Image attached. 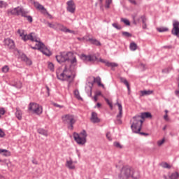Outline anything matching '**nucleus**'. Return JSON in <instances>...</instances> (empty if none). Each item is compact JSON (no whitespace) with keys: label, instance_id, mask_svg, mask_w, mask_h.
I'll return each instance as SVG.
<instances>
[{"label":"nucleus","instance_id":"nucleus-1","mask_svg":"<svg viewBox=\"0 0 179 179\" xmlns=\"http://www.w3.org/2000/svg\"><path fill=\"white\" fill-rule=\"evenodd\" d=\"M56 59L59 64L66 61H68L70 64L69 66H64L63 69H59L57 70V79L63 82H69V83L73 82V79H75V71H76V65H78L76 57L71 52H63L56 56Z\"/></svg>","mask_w":179,"mask_h":179},{"label":"nucleus","instance_id":"nucleus-2","mask_svg":"<svg viewBox=\"0 0 179 179\" xmlns=\"http://www.w3.org/2000/svg\"><path fill=\"white\" fill-rule=\"evenodd\" d=\"M17 33L24 41L30 40L32 43H35V46H31L32 50H38V51H41V52L44 55H46V57H50V55H51V51H50V49H48L44 43L40 41V39L37 38V35H36L35 33L32 32L27 35L23 29H18Z\"/></svg>","mask_w":179,"mask_h":179},{"label":"nucleus","instance_id":"nucleus-3","mask_svg":"<svg viewBox=\"0 0 179 179\" xmlns=\"http://www.w3.org/2000/svg\"><path fill=\"white\" fill-rule=\"evenodd\" d=\"M145 118H152V114L149 112L142 113L141 115H137L133 117L131 120V128L134 134H140V135H148V134L141 132V128H142V124H143V120Z\"/></svg>","mask_w":179,"mask_h":179},{"label":"nucleus","instance_id":"nucleus-4","mask_svg":"<svg viewBox=\"0 0 179 179\" xmlns=\"http://www.w3.org/2000/svg\"><path fill=\"white\" fill-rule=\"evenodd\" d=\"M48 26L50 27V29H54L55 30H59L64 33H71L72 34H75V31H72L64 26L62 24H59L58 22H49L48 23Z\"/></svg>","mask_w":179,"mask_h":179},{"label":"nucleus","instance_id":"nucleus-5","mask_svg":"<svg viewBox=\"0 0 179 179\" xmlns=\"http://www.w3.org/2000/svg\"><path fill=\"white\" fill-rule=\"evenodd\" d=\"M62 120L64 124H67L68 129H70L71 131L73 129V124L76 122V121L75 120V117L73 115L69 114L64 115L62 117Z\"/></svg>","mask_w":179,"mask_h":179},{"label":"nucleus","instance_id":"nucleus-6","mask_svg":"<svg viewBox=\"0 0 179 179\" xmlns=\"http://www.w3.org/2000/svg\"><path fill=\"white\" fill-rule=\"evenodd\" d=\"M133 172H134V168L128 166H124L120 171V174L119 175V178L120 179L129 178V177H132Z\"/></svg>","mask_w":179,"mask_h":179},{"label":"nucleus","instance_id":"nucleus-7","mask_svg":"<svg viewBox=\"0 0 179 179\" xmlns=\"http://www.w3.org/2000/svg\"><path fill=\"white\" fill-rule=\"evenodd\" d=\"M29 110L33 114H36V115H41V114H43V106L36 103H29Z\"/></svg>","mask_w":179,"mask_h":179},{"label":"nucleus","instance_id":"nucleus-8","mask_svg":"<svg viewBox=\"0 0 179 179\" xmlns=\"http://www.w3.org/2000/svg\"><path fill=\"white\" fill-rule=\"evenodd\" d=\"M8 13H10L11 15H21L22 16H26L27 12H26L24 9L21 7H17L15 8L8 10Z\"/></svg>","mask_w":179,"mask_h":179},{"label":"nucleus","instance_id":"nucleus-9","mask_svg":"<svg viewBox=\"0 0 179 179\" xmlns=\"http://www.w3.org/2000/svg\"><path fill=\"white\" fill-rule=\"evenodd\" d=\"M74 140L78 145H85L86 143V136L85 135H74Z\"/></svg>","mask_w":179,"mask_h":179},{"label":"nucleus","instance_id":"nucleus-10","mask_svg":"<svg viewBox=\"0 0 179 179\" xmlns=\"http://www.w3.org/2000/svg\"><path fill=\"white\" fill-rule=\"evenodd\" d=\"M66 5L68 12H70V13H75V10H76V5L75 4V2L72 0H69L67 1Z\"/></svg>","mask_w":179,"mask_h":179},{"label":"nucleus","instance_id":"nucleus-11","mask_svg":"<svg viewBox=\"0 0 179 179\" xmlns=\"http://www.w3.org/2000/svg\"><path fill=\"white\" fill-rule=\"evenodd\" d=\"M76 164H78V161H73L72 159L70 158L66 160L65 166L69 170H75V169H76L75 166Z\"/></svg>","mask_w":179,"mask_h":179},{"label":"nucleus","instance_id":"nucleus-12","mask_svg":"<svg viewBox=\"0 0 179 179\" xmlns=\"http://www.w3.org/2000/svg\"><path fill=\"white\" fill-rule=\"evenodd\" d=\"M116 106L118 107L119 110V114L117 115V124H122V122L121 121V118L122 117V105L120 103H117Z\"/></svg>","mask_w":179,"mask_h":179},{"label":"nucleus","instance_id":"nucleus-13","mask_svg":"<svg viewBox=\"0 0 179 179\" xmlns=\"http://www.w3.org/2000/svg\"><path fill=\"white\" fill-rule=\"evenodd\" d=\"M97 61L98 62H101L102 64H105L106 66H110V68H117V66H118V64L114 63V62H110L103 59H99Z\"/></svg>","mask_w":179,"mask_h":179},{"label":"nucleus","instance_id":"nucleus-14","mask_svg":"<svg viewBox=\"0 0 179 179\" xmlns=\"http://www.w3.org/2000/svg\"><path fill=\"white\" fill-rule=\"evenodd\" d=\"M81 59H83V61H88L90 62H94V61H97V57L94 55L86 56L85 55H82Z\"/></svg>","mask_w":179,"mask_h":179},{"label":"nucleus","instance_id":"nucleus-15","mask_svg":"<svg viewBox=\"0 0 179 179\" xmlns=\"http://www.w3.org/2000/svg\"><path fill=\"white\" fill-rule=\"evenodd\" d=\"M4 44L5 45H6V47H8V48H10V49L15 48V41H13V40L9 38L4 39Z\"/></svg>","mask_w":179,"mask_h":179},{"label":"nucleus","instance_id":"nucleus-16","mask_svg":"<svg viewBox=\"0 0 179 179\" xmlns=\"http://www.w3.org/2000/svg\"><path fill=\"white\" fill-rule=\"evenodd\" d=\"M90 120L91 122H93L94 124H97V122H100V119H99V117H97V114L95 112L92 113Z\"/></svg>","mask_w":179,"mask_h":179},{"label":"nucleus","instance_id":"nucleus-17","mask_svg":"<svg viewBox=\"0 0 179 179\" xmlns=\"http://www.w3.org/2000/svg\"><path fill=\"white\" fill-rule=\"evenodd\" d=\"M0 155H1V156H4L5 157H8L10 156L11 152L9 150L0 148Z\"/></svg>","mask_w":179,"mask_h":179},{"label":"nucleus","instance_id":"nucleus-18","mask_svg":"<svg viewBox=\"0 0 179 179\" xmlns=\"http://www.w3.org/2000/svg\"><path fill=\"white\" fill-rule=\"evenodd\" d=\"M178 177H179L178 173L175 172L169 175L168 176H164V178H165V179H177V178H178Z\"/></svg>","mask_w":179,"mask_h":179},{"label":"nucleus","instance_id":"nucleus-19","mask_svg":"<svg viewBox=\"0 0 179 179\" xmlns=\"http://www.w3.org/2000/svg\"><path fill=\"white\" fill-rule=\"evenodd\" d=\"M141 20H142L143 22V25H142V28L145 30V29H148V24H146V17H145L144 15H142L140 17Z\"/></svg>","mask_w":179,"mask_h":179},{"label":"nucleus","instance_id":"nucleus-20","mask_svg":"<svg viewBox=\"0 0 179 179\" xmlns=\"http://www.w3.org/2000/svg\"><path fill=\"white\" fill-rule=\"evenodd\" d=\"M141 96H149L150 94H152L153 93V91L152 90H143V91H141Z\"/></svg>","mask_w":179,"mask_h":179},{"label":"nucleus","instance_id":"nucleus-21","mask_svg":"<svg viewBox=\"0 0 179 179\" xmlns=\"http://www.w3.org/2000/svg\"><path fill=\"white\" fill-rule=\"evenodd\" d=\"M131 177L134 179H138L141 177V175L139 174V171H134L133 169V172L131 173Z\"/></svg>","mask_w":179,"mask_h":179},{"label":"nucleus","instance_id":"nucleus-22","mask_svg":"<svg viewBox=\"0 0 179 179\" xmlns=\"http://www.w3.org/2000/svg\"><path fill=\"white\" fill-rule=\"evenodd\" d=\"M22 110H20L19 108H17L15 112V117L17 118V120H22Z\"/></svg>","mask_w":179,"mask_h":179},{"label":"nucleus","instance_id":"nucleus-23","mask_svg":"<svg viewBox=\"0 0 179 179\" xmlns=\"http://www.w3.org/2000/svg\"><path fill=\"white\" fill-rule=\"evenodd\" d=\"M34 5L35 8H36V9H38L39 10H45L44 6H43V5L38 3V2H34Z\"/></svg>","mask_w":179,"mask_h":179},{"label":"nucleus","instance_id":"nucleus-24","mask_svg":"<svg viewBox=\"0 0 179 179\" xmlns=\"http://www.w3.org/2000/svg\"><path fill=\"white\" fill-rule=\"evenodd\" d=\"M100 3H103V0H99ZM113 2V0H106V4H105V8L107 9L110 8V5H111Z\"/></svg>","mask_w":179,"mask_h":179},{"label":"nucleus","instance_id":"nucleus-25","mask_svg":"<svg viewBox=\"0 0 179 179\" xmlns=\"http://www.w3.org/2000/svg\"><path fill=\"white\" fill-rule=\"evenodd\" d=\"M120 81L122 82V83H124V85H125L129 92L130 88H129V83H128V80H127V79L124 78H120Z\"/></svg>","mask_w":179,"mask_h":179},{"label":"nucleus","instance_id":"nucleus-26","mask_svg":"<svg viewBox=\"0 0 179 179\" xmlns=\"http://www.w3.org/2000/svg\"><path fill=\"white\" fill-rule=\"evenodd\" d=\"M94 82L97 83L98 86H101L102 87H104V85L101 84V78L100 77H96L94 78Z\"/></svg>","mask_w":179,"mask_h":179},{"label":"nucleus","instance_id":"nucleus-27","mask_svg":"<svg viewBox=\"0 0 179 179\" xmlns=\"http://www.w3.org/2000/svg\"><path fill=\"white\" fill-rule=\"evenodd\" d=\"M89 41H90V43H92V44H94L95 45H101L100 43V41H99L96 39L90 38V39H89Z\"/></svg>","mask_w":179,"mask_h":179},{"label":"nucleus","instance_id":"nucleus-28","mask_svg":"<svg viewBox=\"0 0 179 179\" xmlns=\"http://www.w3.org/2000/svg\"><path fill=\"white\" fill-rule=\"evenodd\" d=\"M138 48V45H136V43H131V44H130V50H131V51H136V49Z\"/></svg>","mask_w":179,"mask_h":179},{"label":"nucleus","instance_id":"nucleus-29","mask_svg":"<svg viewBox=\"0 0 179 179\" xmlns=\"http://www.w3.org/2000/svg\"><path fill=\"white\" fill-rule=\"evenodd\" d=\"M120 21L124 23L126 26H131V22H129V20L127 18H121Z\"/></svg>","mask_w":179,"mask_h":179},{"label":"nucleus","instance_id":"nucleus-30","mask_svg":"<svg viewBox=\"0 0 179 179\" xmlns=\"http://www.w3.org/2000/svg\"><path fill=\"white\" fill-rule=\"evenodd\" d=\"M164 142H166V138H163L162 139L157 141V146L160 147L162 145H164Z\"/></svg>","mask_w":179,"mask_h":179},{"label":"nucleus","instance_id":"nucleus-31","mask_svg":"<svg viewBox=\"0 0 179 179\" xmlns=\"http://www.w3.org/2000/svg\"><path fill=\"white\" fill-rule=\"evenodd\" d=\"M165 115H164V120L166 122L170 121V118L169 117V110H165Z\"/></svg>","mask_w":179,"mask_h":179},{"label":"nucleus","instance_id":"nucleus-32","mask_svg":"<svg viewBox=\"0 0 179 179\" xmlns=\"http://www.w3.org/2000/svg\"><path fill=\"white\" fill-rule=\"evenodd\" d=\"M157 30L159 33H163L164 31H169V29H167L166 27H159V28H157Z\"/></svg>","mask_w":179,"mask_h":179},{"label":"nucleus","instance_id":"nucleus-33","mask_svg":"<svg viewBox=\"0 0 179 179\" xmlns=\"http://www.w3.org/2000/svg\"><path fill=\"white\" fill-rule=\"evenodd\" d=\"M38 133L40 134L41 135H47V134H48V132L46 130H44L43 129H38Z\"/></svg>","mask_w":179,"mask_h":179},{"label":"nucleus","instance_id":"nucleus-34","mask_svg":"<svg viewBox=\"0 0 179 179\" xmlns=\"http://www.w3.org/2000/svg\"><path fill=\"white\" fill-rule=\"evenodd\" d=\"M74 96L76 97V99H78V100H80V95L79 94V90H76L74 91Z\"/></svg>","mask_w":179,"mask_h":179},{"label":"nucleus","instance_id":"nucleus-35","mask_svg":"<svg viewBox=\"0 0 179 179\" xmlns=\"http://www.w3.org/2000/svg\"><path fill=\"white\" fill-rule=\"evenodd\" d=\"M113 146L117 148V149H122V145H121V144H120L118 142L113 143Z\"/></svg>","mask_w":179,"mask_h":179},{"label":"nucleus","instance_id":"nucleus-36","mask_svg":"<svg viewBox=\"0 0 179 179\" xmlns=\"http://www.w3.org/2000/svg\"><path fill=\"white\" fill-rule=\"evenodd\" d=\"M2 72H3L4 73L9 72V66H3Z\"/></svg>","mask_w":179,"mask_h":179},{"label":"nucleus","instance_id":"nucleus-37","mask_svg":"<svg viewBox=\"0 0 179 179\" xmlns=\"http://www.w3.org/2000/svg\"><path fill=\"white\" fill-rule=\"evenodd\" d=\"M24 61L27 62V65H31V60H30V59L27 58L26 56L24 57Z\"/></svg>","mask_w":179,"mask_h":179},{"label":"nucleus","instance_id":"nucleus-38","mask_svg":"<svg viewBox=\"0 0 179 179\" xmlns=\"http://www.w3.org/2000/svg\"><path fill=\"white\" fill-rule=\"evenodd\" d=\"M122 36H124V37H132V34H131L129 32H127V31H123Z\"/></svg>","mask_w":179,"mask_h":179},{"label":"nucleus","instance_id":"nucleus-39","mask_svg":"<svg viewBox=\"0 0 179 179\" xmlns=\"http://www.w3.org/2000/svg\"><path fill=\"white\" fill-rule=\"evenodd\" d=\"M48 69H50L52 71H54V64L49 62L48 64Z\"/></svg>","mask_w":179,"mask_h":179},{"label":"nucleus","instance_id":"nucleus-40","mask_svg":"<svg viewBox=\"0 0 179 179\" xmlns=\"http://www.w3.org/2000/svg\"><path fill=\"white\" fill-rule=\"evenodd\" d=\"M15 87H17V89H22V82L18 81L15 84Z\"/></svg>","mask_w":179,"mask_h":179},{"label":"nucleus","instance_id":"nucleus-41","mask_svg":"<svg viewBox=\"0 0 179 179\" xmlns=\"http://www.w3.org/2000/svg\"><path fill=\"white\" fill-rule=\"evenodd\" d=\"M105 101H106L107 104H108L111 110H113V103H111V101H110V100H108V99L106 98H105Z\"/></svg>","mask_w":179,"mask_h":179},{"label":"nucleus","instance_id":"nucleus-42","mask_svg":"<svg viewBox=\"0 0 179 179\" xmlns=\"http://www.w3.org/2000/svg\"><path fill=\"white\" fill-rule=\"evenodd\" d=\"M162 167L164 169H171V166L169 164H167L166 162L162 164Z\"/></svg>","mask_w":179,"mask_h":179},{"label":"nucleus","instance_id":"nucleus-43","mask_svg":"<svg viewBox=\"0 0 179 179\" xmlns=\"http://www.w3.org/2000/svg\"><path fill=\"white\" fill-rule=\"evenodd\" d=\"M112 26H113L115 29H117V30H121V26L118 25L117 23H113Z\"/></svg>","mask_w":179,"mask_h":179},{"label":"nucleus","instance_id":"nucleus-44","mask_svg":"<svg viewBox=\"0 0 179 179\" xmlns=\"http://www.w3.org/2000/svg\"><path fill=\"white\" fill-rule=\"evenodd\" d=\"M6 8V3L3 1H0V8Z\"/></svg>","mask_w":179,"mask_h":179},{"label":"nucleus","instance_id":"nucleus-45","mask_svg":"<svg viewBox=\"0 0 179 179\" xmlns=\"http://www.w3.org/2000/svg\"><path fill=\"white\" fill-rule=\"evenodd\" d=\"M6 111L3 108H0V118L1 115H3L5 114Z\"/></svg>","mask_w":179,"mask_h":179},{"label":"nucleus","instance_id":"nucleus-46","mask_svg":"<svg viewBox=\"0 0 179 179\" xmlns=\"http://www.w3.org/2000/svg\"><path fill=\"white\" fill-rule=\"evenodd\" d=\"M53 106H54L55 107H57V108H64V106H61V105H59V104H58V103H53Z\"/></svg>","mask_w":179,"mask_h":179},{"label":"nucleus","instance_id":"nucleus-47","mask_svg":"<svg viewBox=\"0 0 179 179\" xmlns=\"http://www.w3.org/2000/svg\"><path fill=\"white\" fill-rule=\"evenodd\" d=\"M27 21L30 22V23H31V22H33V17H31V16H30V15L27 16Z\"/></svg>","mask_w":179,"mask_h":179},{"label":"nucleus","instance_id":"nucleus-48","mask_svg":"<svg viewBox=\"0 0 179 179\" xmlns=\"http://www.w3.org/2000/svg\"><path fill=\"white\" fill-rule=\"evenodd\" d=\"M129 1L133 5H136V1L135 0H129Z\"/></svg>","mask_w":179,"mask_h":179},{"label":"nucleus","instance_id":"nucleus-49","mask_svg":"<svg viewBox=\"0 0 179 179\" xmlns=\"http://www.w3.org/2000/svg\"><path fill=\"white\" fill-rule=\"evenodd\" d=\"M106 138L109 141H113V137H111V135H106Z\"/></svg>","mask_w":179,"mask_h":179},{"label":"nucleus","instance_id":"nucleus-50","mask_svg":"<svg viewBox=\"0 0 179 179\" xmlns=\"http://www.w3.org/2000/svg\"><path fill=\"white\" fill-rule=\"evenodd\" d=\"M95 96H101V92L99 91V92H96V95Z\"/></svg>","mask_w":179,"mask_h":179},{"label":"nucleus","instance_id":"nucleus-51","mask_svg":"<svg viewBox=\"0 0 179 179\" xmlns=\"http://www.w3.org/2000/svg\"><path fill=\"white\" fill-rule=\"evenodd\" d=\"M0 135H5V132L1 129H0Z\"/></svg>","mask_w":179,"mask_h":179},{"label":"nucleus","instance_id":"nucleus-52","mask_svg":"<svg viewBox=\"0 0 179 179\" xmlns=\"http://www.w3.org/2000/svg\"><path fill=\"white\" fill-rule=\"evenodd\" d=\"M46 89L48 90V96H50V88L48 87V86H46Z\"/></svg>","mask_w":179,"mask_h":179},{"label":"nucleus","instance_id":"nucleus-53","mask_svg":"<svg viewBox=\"0 0 179 179\" xmlns=\"http://www.w3.org/2000/svg\"><path fill=\"white\" fill-rule=\"evenodd\" d=\"M80 135H86V131L83 130L81 133Z\"/></svg>","mask_w":179,"mask_h":179},{"label":"nucleus","instance_id":"nucleus-54","mask_svg":"<svg viewBox=\"0 0 179 179\" xmlns=\"http://www.w3.org/2000/svg\"><path fill=\"white\" fill-rule=\"evenodd\" d=\"M96 107H98V108L101 107V103H97V104H96Z\"/></svg>","mask_w":179,"mask_h":179},{"label":"nucleus","instance_id":"nucleus-55","mask_svg":"<svg viewBox=\"0 0 179 179\" xmlns=\"http://www.w3.org/2000/svg\"><path fill=\"white\" fill-rule=\"evenodd\" d=\"M32 163L34 164H37V161H36V159H34V160H32Z\"/></svg>","mask_w":179,"mask_h":179},{"label":"nucleus","instance_id":"nucleus-56","mask_svg":"<svg viewBox=\"0 0 179 179\" xmlns=\"http://www.w3.org/2000/svg\"><path fill=\"white\" fill-rule=\"evenodd\" d=\"M94 101H97L98 99H97L96 95H95V96L94 97Z\"/></svg>","mask_w":179,"mask_h":179},{"label":"nucleus","instance_id":"nucleus-57","mask_svg":"<svg viewBox=\"0 0 179 179\" xmlns=\"http://www.w3.org/2000/svg\"><path fill=\"white\" fill-rule=\"evenodd\" d=\"M0 138H3V135H0Z\"/></svg>","mask_w":179,"mask_h":179},{"label":"nucleus","instance_id":"nucleus-58","mask_svg":"<svg viewBox=\"0 0 179 179\" xmlns=\"http://www.w3.org/2000/svg\"><path fill=\"white\" fill-rule=\"evenodd\" d=\"M74 135H78V134H76V133H74Z\"/></svg>","mask_w":179,"mask_h":179},{"label":"nucleus","instance_id":"nucleus-59","mask_svg":"<svg viewBox=\"0 0 179 179\" xmlns=\"http://www.w3.org/2000/svg\"><path fill=\"white\" fill-rule=\"evenodd\" d=\"M78 40H80V38H78Z\"/></svg>","mask_w":179,"mask_h":179},{"label":"nucleus","instance_id":"nucleus-60","mask_svg":"<svg viewBox=\"0 0 179 179\" xmlns=\"http://www.w3.org/2000/svg\"><path fill=\"white\" fill-rule=\"evenodd\" d=\"M164 129H166V127H164Z\"/></svg>","mask_w":179,"mask_h":179},{"label":"nucleus","instance_id":"nucleus-61","mask_svg":"<svg viewBox=\"0 0 179 179\" xmlns=\"http://www.w3.org/2000/svg\"><path fill=\"white\" fill-rule=\"evenodd\" d=\"M78 156H80V154H78Z\"/></svg>","mask_w":179,"mask_h":179},{"label":"nucleus","instance_id":"nucleus-62","mask_svg":"<svg viewBox=\"0 0 179 179\" xmlns=\"http://www.w3.org/2000/svg\"><path fill=\"white\" fill-rule=\"evenodd\" d=\"M0 162H1V159H0Z\"/></svg>","mask_w":179,"mask_h":179}]
</instances>
